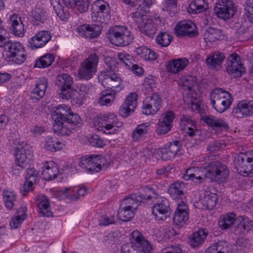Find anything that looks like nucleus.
I'll use <instances>...</instances> for the list:
<instances>
[{"label":"nucleus","mask_w":253,"mask_h":253,"mask_svg":"<svg viewBox=\"0 0 253 253\" xmlns=\"http://www.w3.org/2000/svg\"><path fill=\"white\" fill-rule=\"evenodd\" d=\"M51 117L54 121V131L62 135H70L81 121L80 116L73 113L70 108L64 104L57 106Z\"/></svg>","instance_id":"nucleus-1"},{"label":"nucleus","mask_w":253,"mask_h":253,"mask_svg":"<svg viewBox=\"0 0 253 253\" xmlns=\"http://www.w3.org/2000/svg\"><path fill=\"white\" fill-rule=\"evenodd\" d=\"M179 84L183 94L184 105L182 107V115L180 118V129L185 132L181 145H184L188 149L189 146L188 137L190 136L189 116L186 111L190 109V76H183L180 79Z\"/></svg>","instance_id":"nucleus-2"},{"label":"nucleus","mask_w":253,"mask_h":253,"mask_svg":"<svg viewBox=\"0 0 253 253\" xmlns=\"http://www.w3.org/2000/svg\"><path fill=\"white\" fill-rule=\"evenodd\" d=\"M153 250L150 242L140 232L135 230L131 233V242L122 246L121 253H152Z\"/></svg>","instance_id":"nucleus-3"},{"label":"nucleus","mask_w":253,"mask_h":253,"mask_svg":"<svg viewBox=\"0 0 253 253\" xmlns=\"http://www.w3.org/2000/svg\"><path fill=\"white\" fill-rule=\"evenodd\" d=\"M94 127L96 130L106 134H115L123 126L117 116L113 113L96 117L93 121Z\"/></svg>","instance_id":"nucleus-4"},{"label":"nucleus","mask_w":253,"mask_h":253,"mask_svg":"<svg viewBox=\"0 0 253 253\" xmlns=\"http://www.w3.org/2000/svg\"><path fill=\"white\" fill-rule=\"evenodd\" d=\"M197 111L204 122L210 127L219 128L221 130H227L229 126L223 119L216 118L211 115L203 116L205 114L206 107L200 99L191 97V111Z\"/></svg>","instance_id":"nucleus-5"},{"label":"nucleus","mask_w":253,"mask_h":253,"mask_svg":"<svg viewBox=\"0 0 253 253\" xmlns=\"http://www.w3.org/2000/svg\"><path fill=\"white\" fill-rule=\"evenodd\" d=\"M233 101L231 94L221 88H216L211 94V102L213 108L222 113L228 109Z\"/></svg>","instance_id":"nucleus-6"},{"label":"nucleus","mask_w":253,"mask_h":253,"mask_svg":"<svg viewBox=\"0 0 253 253\" xmlns=\"http://www.w3.org/2000/svg\"><path fill=\"white\" fill-rule=\"evenodd\" d=\"M204 169L207 178L218 183L226 181L229 174L227 167L218 161L211 162Z\"/></svg>","instance_id":"nucleus-7"},{"label":"nucleus","mask_w":253,"mask_h":253,"mask_svg":"<svg viewBox=\"0 0 253 253\" xmlns=\"http://www.w3.org/2000/svg\"><path fill=\"white\" fill-rule=\"evenodd\" d=\"M108 38L113 44L121 46H126L133 40V35L124 26H115L110 29Z\"/></svg>","instance_id":"nucleus-8"},{"label":"nucleus","mask_w":253,"mask_h":253,"mask_svg":"<svg viewBox=\"0 0 253 253\" xmlns=\"http://www.w3.org/2000/svg\"><path fill=\"white\" fill-rule=\"evenodd\" d=\"M144 193L139 194H132L129 197L124 198L121 203L120 206L124 208L135 210L138 205V203L142 202L143 200L156 199L158 194L155 191L154 189L151 187L146 186L144 189Z\"/></svg>","instance_id":"nucleus-9"},{"label":"nucleus","mask_w":253,"mask_h":253,"mask_svg":"<svg viewBox=\"0 0 253 253\" xmlns=\"http://www.w3.org/2000/svg\"><path fill=\"white\" fill-rule=\"evenodd\" d=\"M99 57L96 53L89 54L80 65L78 70V77L83 80L91 79L97 71Z\"/></svg>","instance_id":"nucleus-10"},{"label":"nucleus","mask_w":253,"mask_h":253,"mask_svg":"<svg viewBox=\"0 0 253 253\" xmlns=\"http://www.w3.org/2000/svg\"><path fill=\"white\" fill-rule=\"evenodd\" d=\"M106 163V160L101 155H89L82 156L79 163V166L85 169L89 173L99 171Z\"/></svg>","instance_id":"nucleus-11"},{"label":"nucleus","mask_w":253,"mask_h":253,"mask_svg":"<svg viewBox=\"0 0 253 253\" xmlns=\"http://www.w3.org/2000/svg\"><path fill=\"white\" fill-rule=\"evenodd\" d=\"M234 165L241 174L253 172V151L240 153L234 158Z\"/></svg>","instance_id":"nucleus-12"},{"label":"nucleus","mask_w":253,"mask_h":253,"mask_svg":"<svg viewBox=\"0 0 253 253\" xmlns=\"http://www.w3.org/2000/svg\"><path fill=\"white\" fill-rule=\"evenodd\" d=\"M109 4L103 0H97L92 4L91 17L94 22L106 24L110 19Z\"/></svg>","instance_id":"nucleus-13"},{"label":"nucleus","mask_w":253,"mask_h":253,"mask_svg":"<svg viewBox=\"0 0 253 253\" xmlns=\"http://www.w3.org/2000/svg\"><path fill=\"white\" fill-rule=\"evenodd\" d=\"M126 4L130 6L138 5L136 11L130 14V16L137 25L141 21L142 17L147 16L144 14L147 13L150 6L153 4L155 0H122Z\"/></svg>","instance_id":"nucleus-14"},{"label":"nucleus","mask_w":253,"mask_h":253,"mask_svg":"<svg viewBox=\"0 0 253 253\" xmlns=\"http://www.w3.org/2000/svg\"><path fill=\"white\" fill-rule=\"evenodd\" d=\"M4 48L7 56L16 64H22L26 60L25 50L19 42H12L9 40Z\"/></svg>","instance_id":"nucleus-15"},{"label":"nucleus","mask_w":253,"mask_h":253,"mask_svg":"<svg viewBox=\"0 0 253 253\" xmlns=\"http://www.w3.org/2000/svg\"><path fill=\"white\" fill-rule=\"evenodd\" d=\"M213 11L218 18L224 21L232 18L235 13L232 1L227 0H220L216 2Z\"/></svg>","instance_id":"nucleus-16"},{"label":"nucleus","mask_w":253,"mask_h":253,"mask_svg":"<svg viewBox=\"0 0 253 253\" xmlns=\"http://www.w3.org/2000/svg\"><path fill=\"white\" fill-rule=\"evenodd\" d=\"M162 104V99L160 95L154 93L147 96L143 100L142 112L146 115H154L160 109Z\"/></svg>","instance_id":"nucleus-17"},{"label":"nucleus","mask_w":253,"mask_h":253,"mask_svg":"<svg viewBox=\"0 0 253 253\" xmlns=\"http://www.w3.org/2000/svg\"><path fill=\"white\" fill-rule=\"evenodd\" d=\"M227 72L234 78L240 77L245 72L240 56L236 53L229 55L226 62Z\"/></svg>","instance_id":"nucleus-18"},{"label":"nucleus","mask_w":253,"mask_h":253,"mask_svg":"<svg viewBox=\"0 0 253 253\" xmlns=\"http://www.w3.org/2000/svg\"><path fill=\"white\" fill-rule=\"evenodd\" d=\"M169 203L166 198H159L154 205L152 209V214L157 220H164L166 219L168 214L170 212Z\"/></svg>","instance_id":"nucleus-19"},{"label":"nucleus","mask_w":253,"mask_h":253,"mask_svg":"<svg viewBox=\"0 0 253 253\" xmlns=\"http://www.w3.org/2000/svg\"><path fill=\"white\" fill-rule=\"evenodd\" d=\"M138 96L135 92H130L120 108L119 113L123 117H126L133 112L137 104Z\"/></svg>","instance_id":"nucleus-20"},{"label":"nucleus","mask_w":253,"mask_h":253,"mask_svg":"<svg viewBox=\"0 0 253 253\" xmlns=\"http://www.w3.org/2000/svg\"><path fill=\"white\" fill-rule=\"evenodd\" d=\"M253 226V221L247 217L239 216L236 218L231 230L236 235H244L250 231Z\"/></svg>","instance_id":"nucleus-21"},{"label":"nucleus","mask_w":253,"mask_h":253,"mask_svg":"<svg viewBox=\"0 0 253 253\" xmlns=\"http://www.w3.org/2000/svg\"><path fill=\"white\" fill-rule=\"evenodd\" d=\"M73 78L67 74L58 75L55 81L56 86L60 90L59 96L62 98L65 94L72 87Z\"/></svg>","instance_id":"nucleus-22"},{"label":"nucleus","mask_w":253,"mask_h":253,"mask_svg":"<svg viewBox=\"0 0 253 253\" xmlns=\"http://www.w3.org/2000/svg\"><path fill=\"white\" fill-rule=\"evenodd\" d=\"M50 39V34L48 31H40L29 40L28 46L33 49L41 48L44 46Z\"/></svg>","instance_id":"nucleus-23"},{"label":"nucleus","mask_w":253,"mask_h":253,"mask_svg":"<svg viewBox=\"0 0 253 253\" xmlns=\"http://www.w3.org/2000/svg\"><path fill=\"white\" fill-rule=\"evenodd\" d=\"M232 114L236 118H241L251 116L253 114V101L239 102L233 109Z\"/></svg>","instance_id":"nucleus-24"},{"label":"nucleus","mask_w":253,"mask_h":253,"mask_svg":"<svg viewBox=\"0 0 253 253\" xmlns=\"http://www.w3.org/2000/svg\"><path fill=\"white\" fill-rule=\"evenodd\" d=\"M98 80L101 84L106 89L113 90L116 91H120L124 87L122 80H117L116 83L110 80L109 75H108L105 71L101 72L98 76Z\"/></svg>","instance_id":"nucleus-25"},{"label":"nucleus","mask_w":253,"mask_h":253,"mask_svg":"<svg viewBox=\"0 0 253 253\" xmlns=\"http://www.w3.org/2000/svg\"><path fill=\"white\" fill-rule=\"evenodd\" d=\"M79 35L86 38H97L101 33V27L98 24H84L77 29Z\"/></svg>","instance_id":"nucleus-26"},{"label":"nucleus","mask_w":253,"mask_h":253,"mask_svg":"<svg viewBox=\"0 0 253 253\" xmlns=\"http://www.w3.org/2000/svg\"><path fill=\"white\" fill-rule=\"evenodd\" d=\"M180 142L175 141L166 144L164 147L159 149L161 154L162 159L164 160L173 159L179 150Z\"/></svg>","instance_id":"nucleus-27"},{"label":"nucleus","mask_w":253,"mask_h":253,"mask_svg":"<svg viewBox=\"0 0 253 253\" xmlns=\"http://www.w3.org/2000/svg\"><path fill=\"white\" fill-rule=\"evenodd\" d=\"M189 207L184 201L177 205V210L173 217V222L176 225L184 224L189 219Z\"/></svg>","instance_id":"nucleus-28"},{"label":"nucleus","mask_w":253,"mask_h":253,"mask_svg":"<svg viewBox=\"0 0 253 253\" xmlns=\"http://www.w3.org/2000/svg\"><path fill=\"white\" fill-rule=\"evenodd\" d=\"M42 169V176L46 180L55 179L59 172L57 164L52 161L46 162Z\"/></svg>","instance_id":"nucleus-29"},{"label":"nucleus","mask_w":253,"mask_h":253,"mask_svg":"<svg viewBox=\"0 0 253 253\" xmlns=\"http://www.w3.org/2000/svg\"><path fill=\"white\" fill-rule=\"evenodd\" d=\"M224 59L225 56L223 53L215 52L210 53L205 62L209 68L219 70L222 68V64Z\"/></svg>","instance_id":"nucleus-30"},{"label":"nucleus","mask_w":253,"mask_h":253,"mask_svg":"<svg viewBox=\"0 0 253 253\" xmlns=\"http://www.w3.org/2000/svg\"><path fill=\"white\" fill-rule=\"evenodd\" d=\"M31 155L29 146L24 142L18 143L15 148V164L26 165L28 157Z\"/></svg>","instance_id":"nucleus-31"},{"label":"nucleus","mask_w":253,"mask_h":253,"mask_svg":"<svg viewBox=\"0 0 253 253\" xmlns=\"http://www.w3.org/2000/svg\"><path fill=\"white\" fill-rule=\"evenodd\" d=\"M189 64V60L186 58L173 59L167 62L166 70L168 72L177 74L182 71Z\"/></svg>","instance_id":"nucleus-32"},{"label":"nucleus","mask_w":253,"mask_h":253,"mask_svg":"<svg viewBox=\"0 0 253 253\" xmlns=\"http://www.w3.org/2000/svg\"><path fill=\"white\" fill-rule=\"evenodd\" d=\"M47 86L46 78H42L37 83L35 87L30 93V99L33 101L40 100L43 97Z\"/></svg>","instance_id":"nucleus-33"},{"label":"nucleus","mask_w":253,"mask_h":253,"mask_svg":"<svg viewBox=\"0 0 253 253\" xmlns=\"http://www.w3.org/2000/svg\"><path fill=\"white\" fill-rule=\"evenodd\" d=\"M140 31L149 37H152L156 32V28L152 19L148 16L142 17L141 21L137 25Z\"/></svg>","instance_id":"nucleus-34"},{"label":"nucleus","mask_w":253,"mask_h":253,"mask_svg":"<svg viewBox=\"0 0 253 253\" xmlns=\"http://www.w3.org/2000/svg\"><path fill=\"white\" fill-rule=\"evenodd\" d=\"M35 203L39 209L40 214L47 217L52 215L49 201L46 196L43 195H38L35 198Z\"/></svg>","instance_id":"nucleus-35"},{"label":"nucleus","mask_w":253,"mask_h":253,"mask_svg":"<svg viewBox=\"0 0 253 253\" xmlns=\"http://www.w3.org/2000/svg\"><path fill=\"white\" fill-rule=\"evenodd\" d=\"M185 190V184L183 182H176L169 186L168 193L174 200L182 199L184 197Z\"/></svg>","instance_id":"nucleus-36"},{"label":"nucleus","mask_w":253,"mask_h":253,"mask_svg":"<svg viewBox=\"0 0 253 253\" xmlns=\"http://www.w3.org/2000/svg\"><path fill=\"white\" fill-rule=\"evenodd\" d=\"M9 20L13 34L16 36L22 37L24 34V28L20 17L14 14L10 16Z\"/></svg>","instance_id":"nucleus-37"},{"label":"nucleus","mask_w":253,"mask_h":253,"mask_svg":"<svg viewBox=\"0 0 253 253\" xmlns=\"http://www.w3.org/2000/svg\"><path fill=\"white\" fill-rule=\"evenodd\" d=\"M232 247L225 241H218L210 246L206 251V253H232Z\"/></svg>","instance_id":"nucleus-38"},{"label":"nucleus","mask_w":253,"mask_h":253,"mask_svg":"<svg viewBox=\"0 0 253 253\" xmlns=\"http://www.w3.org/2000/svg\"><path fill=\"white\" fill-rule=\"evenodd\" d=\"M26 209L24 207H21L17 210L9 221V225L11 228H18L20 226L22 222L26 218Z\"/></svg>","instance_id":"nucleus-39"},{"label":"nucleus","mask_w":253,"mask_h":253,"mask_svg":"<svg viewBox=\"0 0 253 253\" xmlns=\"http://www.w3.org/2000/svg\"><path fill=\"white\" fill-rule=\"evenodd\" d=\"M135 54L146 60L154 61L157 58L155 52L145 46H141L135 48Z\"/></svg>","instance_id":"nucleus-40"},{"label":"nucleus","mask_w":253,"mask_h":253,"mask_svg":"<svg viewBox=\"0 0 253 253\" xmlns=\"http://www.w3.org/2000/svg\"><path fill=\"white\" fill-rule=\"evenodd\" d=\"M206 229H200L193 233L191 236V247L193 248H198L204 242L208 235Z\"/></svg>","instance_id":"nucleus-41"},{"label":"nucleus","mask_w":253,"mask_h":253,"mask_svg":"<svg viewBox=\"0 0 253 253\" xmlns=\"http://www.w3.org/2000/svg\"><path fill=\"white\" fill-rule=\"evenodd\" d=\"M236 220L235 214L232 212H229L220 216L218 224L221 229L225 230L229 228L231 229Z\"/></svg>","instance_id":"nucleus-42"},{"label":"nucleus","mask_w":253,"mask_h":253,"mask_svg":"<svg viewBox=\"0 0 253 253\" xmlns=\"http://www.w3.org/2000/svg\"><path fill=\"white\" fill-rule=\"evenodd\" d=\"M119 91L110 89H105L100 93V96L98 100L99 103L101 105H111L114 102L115 95Z\"/></svg>","instance_id":"nucleus-43"},{"label":"nucleus","mask_w":253,"mask_h":253,"mask_svg":"<svg viewBox=\"0 0 253 253\" xmlns=\"http://www.w3.org/2000/svg\"><path fill=\"white\" fill-rule=\"evenodd\" d=\"M223 35L221 30L209 28L204 34V39L206 42H212L217 40L223 39Z\"/></svg>","instance_id":"nucleus-44"},{"label":"nucleus","mask_w":253,"mask_h":253,"mask_svg":"<svg viewBox=\"0 0 253 253\" xmlns=\"http://www.w3.org/2000/svg\"><path fill=\"white\" fill-rule=\"evenodd\" d=\"M26 182L24 185L23 188L25 191H29L33 189V185L37 181L38 173L34 168L28 169L25 176Z\"/></svg>","instance_id":"nucleus-45"},{"label":"nucleus","mask_w":253,"mask_h":253,"mask_svg":"<svg viewBox=\"0 0 253 253\" xmlns=\"http://www.w3.org/2000/svg\"><path fill=\"white\" fill-rule=\"evenodd\" d=\"M65 144L61 143L56 137L48 136L44 141V148L49 151L55 152L62 149Z\"/></svg>","instance_id":"nucleus-46"},{"label":"nucleus","mask_w":253,"mask_h":253,"mask_svg":"<svg viewBox=\"0 0 253 253\" xmlns=\"http://www.w3.org/2000/svg\"><path fill=\"white\" fill-rule=\"evenodd\" d=\"M149 130V123H142L138 125L131 134L134 141L141 140L146 135Z\"/></svg>","instance_id":"nucleus-47"},{"label":"nucleus","mask_w":253,"mask_h":253,"mask_svg":"<svg viewBox=\"0 0 253 253\" xmlns=\"http://www.w3.org/2000/svg\"><path fill=\"white\" fill-rule=\"evenodd\" d=\"M149 130V123H142L138 125L131 134L134 141L141 140L146 135Z\"/></svg>","instance_id":"nucleus-48"},{"label":"nucleus","mask_w":253,"mask_h":253,"mask_svg":"<svg viewBox=\"0 0 253 253\" xmlns=\"http://www.w3.org/2000/svg\"><path fill=\"white\" fill-rule=\"evenodd\" d=\"M3 200L7 209L11 210L17 202V195L13 191L4 189L2 191Z\"/></svg>","instance_id":"nucleus-49"},{"label":"nucleus","mask_w":253,"mask_h":253,"mask_svg":"<svg viewBox=\"0 0 253 253\" xmlns=\"http://www.w3.org/2000/svg\"><path fill=\"white\" fill-rule=\"evenodd\" d=\"M174 33L178 37L190 36V24L188 21L182 20L177 23Z\"/></svg>","instance_id":"nucleus-50"},{"label":"nucleus","mask_w":253,"mask_h":253,"mask_svg":"<svg viewBox=\"0 0 253 253\" xmlns=\"http://www.w3.org/2000/svg\"><path fill=\"white\" fill-rule=\"evenodd\" d=\"M32 22L34 25L43 23L46 19L45 11L40 7H37L32 12Z\"/></svg>","instance_id":"nucleus-51"},{"label":"nucleus","mask_w":253,"mask_h":253,"mask_svg":"<svg viewBox=\"0 0 253 253\" xmlns=\"http://www.w3.org/2000/svg\"><path fill=\"white\" fill-rule=\"evenodd\" d=\"M54 61V57L50 53H47L41 57L36 62L35 67L44 68L49 66Z\"/></svg>","instance_id":"nucleus-52"},{"label":"nucleus","mask_w":253,"mask_h":253,"mask_svg":"<svg viewBox=\"0 0 253 253\" xmlns=\"http://www.w3.org/2000/svg\"><path fill=\"white\" fill-rule=\"evenodd\" d=\"M134 216V211L120 206L118 212V218L123 221H128Z\"/></svg>","instance_id":"nucleus-53"},{"label":"nucleus","mask_w":253,"mask_h":253,"mask_svg":"<svg viewBox=\"0 0 253 253\" xmlns=\"http://www.w3.org/2000/svg\"><path fill=\"white\" fill-rule=\"evenodd\" d=\"M194 172L198 171L197 174L191 173V180L196 183H201L203 182L205 178H207L206 171L203 169H200L199 167H191V170Z\"/></svg>","instance_id":"nucleus-54"},{"label":"nucleus","mask_w":253,"mask_h":253,"mask_svg":"<svg viewBox=\"0 0 253 253\" xmlns=\"http://www.w3.org/2000/svg\"><path fill=\"white\" fill-rule=\"evenodd\" d=\"M217 196L216 194H208L206 195L201 203L206 205V208L209 210H212L216 205L217 202Z\"/></svg>","instance_id":"nucleus-55"},{"label":"nucleus","mask_w":253,"mask_h":253,"mask_svg":"<svg viewBox=\"0 0 253 253\" xmlns=\"http://www.w3.org/2000/svg\"><path fill=\"white\" fill-rule=\"evenodd\" d=\"M172 39V37L169 34L162 32L157 36L156 41L158 44L166 47L170 44Z\"/></svg>","instance_id":"nucleus-56"},{"label":"nucleus","mask_w":253,"mask_h":253,"mask_svg":"<svg viewBox=\"0 0 253 253\" xmlns=\"http://www.w3.org/2000/svg\"><path fill=\"white\" fill-rule=\"evenodd\" d=\"M76 187H69L60 189L58 191L59 195L72 200L78 199V196H76Z\"/></svg>","instance_id":"nucleus-57"},{"label":"nucleus","mask_w":253,"mask_h":253,"mask_svg":"<svg viewBox=\"0 0 253 253\" xmlns=\"http://www.w3.org/2000/svg\"><path fill=\"white\" fill-rule=\"evenodd\" d=\"M84 96L82 95L80 90H78L73 88L72 87L65 94V95L63 97L62 99L66 100H69L70 99H73L78 101L81 100L83 98Z\"/></svg>","instance_id":"nucleus-58"},{"label":"nucleus","mask_w":253,"mask_h":253,"mask_svg":"<svg viewBox=\"0 0 253 253\" xmlns=\"http://www.w3.org/2000/svg\"><path fill=\"white\" fill-rule=\"evenodd\" d=\"M92 0H75V8L80 13L86 12Z\"/></svg>","instance_id":"nucleus-59"},{"label":"nucleus","mask_w":253,"mask_h":253,"mask_svg":"<svg viewBox=\"0 0 253 253\" xmlns=\"http://www.w3.org/2000/svg\"><path fill=\"white\" fill-rule=\"evenodd\" d=\"M245 15L253 24V0H246L244 4Z\"/></svg>","instance_id":"nucleus-60"},{"label":"nucleus","mask_w":253,"mask_h":253,"mask_svg":"<svg viewBox=\"0 0 253 253\" xmlns=\"http://www.w3.org/2000/svg\"><path fill=\"white\" fill-rule=\"evenodd\" d=\"M175 118V115L172 111H167L162 114L159 121L164 124H169L170 127H172V123Z\"/></svg>","instance_id":"nucleus-61"},{"label":"nucleus","mask_w":253,"mask_h":253,"mask_svg":"<svg viewBox=\"0 0 253 253\" xmlns=\"http://www.w3.org/2000/svg\"><path fill=\"white\" fill-rule=\"evenodd\" d=\"M118 58L121 63L128 68H131L132 65V57L126 52H120L118 54Z\"/></svg>","instance_id":"nucleus-62"},{"label":"nucleus","mask_w":253,"mask_h":253,"mask_svg":"<svg viewBox=\"0 0 253 253\" xmlns=\"http://www.w3.org/2000/svg\"><path fill=\"white\" fill-rule=\"evenodd\" d=\"M115 223L114 216L102 215L98 219V225L99 226H108Z\"/></svg>","instance_id":"nucleus-63"},{"label":"nucleus","mask_w":253,"mask_h":253,"mask_svg":"<svg viewBox=\"0 0 253 253\" xmlns=\"http://www.w3.org/2000/svg\"><path fill=\"white\" fill-rule=\"evenodd\" d=\"M53 8L57 15L61 20H64L68 18L69 13L61 5H58Z\"/></svg>","instance_id":"nucleus-64"}]
</instances>
